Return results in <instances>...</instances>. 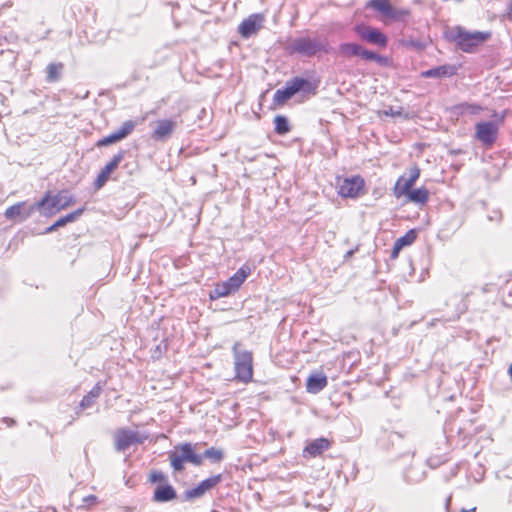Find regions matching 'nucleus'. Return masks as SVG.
Instances as JSON below:
<instances>
[{
	"mask_svg": "<svg viewBox=\"0 0 512 512\" xmlns=\"http://www.w3.org/2000/svg\"><path fill=\"white\" fill-rule=\"evenodd\" d=\"M365 9L384 24L407 23L412 16L410 8L396 6L392 0H368Z\"/></svg>",
	"mask_w": 512,
	"mask_h": 512,
	"instance_id": "obj_1",
	"label": "nucleus"
},
{
	"mask_svg": "<svg viewBox=\"0 0 512 512\" xmlns=\"http://www.w3.org/2000/svg\"><path fill=\"white\" fill-rule=\"evenodd\" d=\"M75 203V199L68 191L62 190L52 195L46 192L43 198L32 204L31 210H37L42 216L50 217Z\"/></svg>",
	"mask_w": 512,
	"mask_h": 512,
	"instance_id": "obj_2",
	"label": "nucleus"
},
{
	"mask_svg": "<svg viewBox=\"0 0 512 512\" xmlns=\"http://www.w3.org/2000/svg\"><path fill=\"white\" fill-rule=\"evenodd\" d=\"M317 87V83L311 82L308 79L293 77L286 82L284 88L277 89L275 91L273 103L277 106H282L294 95L300 92L314 95L316 94Z\"/></svg>",
	"mask_w": 512,
	"mask_h": 512,
	"instance_id": "obj_3",
	"label": "nucleus"
},
{
	"mask_svg": "<svg viewBox=\"0 0 512 512\" xmlns=\"http://www.w3.org/2000/svg\"><path fill=\"white\" fill-rule=\"evenodd\" d=\"M169 460L174 471L180 472L184 470V464L189 462L195 466L203 463V456L195 452V445L186 442L176 445L173 451H170Z\"/></svg>",
	"mask_w": 512,
	"mask_h": 512,
	"instance_id": "obj_4",
	"label": "nucleus"
},
{
	"mask_svg": "<svg viewBox=\"0 0 512 512\" xmlns=\"http://www.w3.org/2000/svg\"><path fill=\"white\" fill-rule=\"evenodd\" d=\"M239 346V343H236L232 348L235 377L243 383H248L253 377V357L250 351L240 350Z\"/></svg>",
	"mask_w": 512,
	"mask_h": 512,
	"instance_id": "obj_5",
	"label": "nucleus"
},
{
	"mask_svg": "<svg viewBox=\"0 0 512 512\" xmlns=\"http://www.w3.org/2000/svg\"><path fill=\"white\" fill-rule=\"evenodd\" d=\"M339 53L345 58L359 57L366 61H374L381 66H387L389 59L373 51L365 49L356 43H343L339 46Z\"/></svg>",
	"mask_w": 512,
	"mask_h": 512,
	"instance_id": "obj_6",
	"label": "nucleus"
},
{
	"mask_svg": "<svg viewBox=\"0 0 512 512\" xmlns=\"http://www.w3.org/2000/svg\"><path fill=\"white\" fill-rule=\"evenodd\" d=\"M326 44L318 39L310 37H298L293 39L287 46L291 54H300L303 56H313L317 52L324 51Z\"/></svg>",
	"mask_w": 512,
	"mask_h": 512,
	"instance_id": "obj_7",
	"label": "nucleus"
},
{
	"mask_svg": "<svg viewBox=\"0 0 512 512\" xmlns=\"http://www.w3.org/2000/svg\"><path fill=\"white\" fill-rule=\"evenodd\" d=\"M490 34H445L448 41L454 42L464 52H474L476 47L488 40Z\"/></svg>",
	"mask_w": 512,
	"mask_h": 512,
	"instance_id": "obj_8",
	"label": "nucleus"
},
{
	"mask_svg": "<svg viewBox=\"0 0 512 512\" xmlns=\"http://www.w3.org/2000/svg\"><path fill=\"white\" fill-rule=\"evenodd\" d=\"M503 121L500 117L494 121H483L476 124V138L484 145L491 146L495 143L499 126Z\"/></svg>",
	"mask_w": 512,
	"mask_h": 512,
	"instance_id": "obj_9",
	"label": "nucleus"
},
{
	"mask_svg": "<svg viewBox=\"0 0 512 512\" xmlns=\"http://www.w3.org/2000/svg\"><path fill=\"white\" fill-rule=\"evenodd\" d=\"M136 127V122L133 120H127L122 123L121 127L114 131L113 133L109 134L108 136L103 137L102 139L98 140L96 143L97 147H105L112 144H115L126 137H128L133 130Z\"/></svg>",
	"mask_w": 512,
	"mask_h": 512,
	"instance_id": "obj_10",
	"label": "nucleus"
},
{
	"mask_svg": "<svg viewBox=\"0 0 512 512\" xmlns=\"http://www.w3.org/2000/svg\"><path fill=\"white\" fill-rule=\"evenodd\" d=\"M364 187V180L360 176H353L338 180V193L342 197L356 198Z\"/></svg>",
	"mask_w": 512,
	"mask_h": 512,
	"instance_id": "obj_11",
	"label": "nucleus"
},
{
	"mask_svg": "<svg viewBox=\"0 0 512 512\" xmlns=\"http://www.w3.org/2000/svg\"><path fill=\"white\" fill-rule=\"evenodd\" d=\"M125 151L121 150L113 156V158L101 169L97 178L94 181V188L101 189L109 180L110 175L118 168L121 161L124 159Z\"/></svg>",
	"mask_w": 512,
	"mask_h": 512,
	"instance_id": "obj_12",
	"label": "nucleus"
},
{
	"mask_svg": "<svg viewBox=\"0 0 512 512\" xmlns=\"http://www.w3.org/2000/svg\"><path fill=\"white\" fill-rule=\"evenodd\" d=\"M114 441L115 449L118 452H124L133 444L142 443L137 431L126 428L118 429L115 432Z\"/></svg>",
	"mask_w": 512,
	"mask_h": 512,
	"instance_id": "obj_13",
	"label": "nucleus"
},
{
	"mask_svg": "<svg viewBox=\"0 0 512 512\" xmlns=\"http://www.w3.org/2000/svg\"><path fill=\"white\" fill-rule=\"evenodd\" d=\"M176 128V122L170 119L158 120L152 132V139L156 141H165Z\"/></svg>",
	"mask_w": 512,
	"mask_h": 512,
	"instance_id": "obj_14",
	"label": "nucleus"
},
{
	"mask_svg": "<svg viewBox=\"0 0 512 512\" xmlns=\"http://www.w3.org/2000/svg\"><path fill=\"white\" fill-rule=\"evenodd\" d=\"M31 209L32 205L26 206L25 202H19L7 208L5 216L7 219L24 221L36 211Z\"/></svg>",
	"mask_w": 512,
	"mask_h": 512,
	"instance_id": "obj_15",
	"label": "nucleus"
},
{
	"mask_svg": "<svg viewBox=\"0 0 512 512\" xmlns=\"http://www.w3.org/2000/svg\"><path fill=\"white\" fill-rule=\"evenodd\" d=\"M176 498L177 493L174 487L169 483H165L156 486L152 500L156 503H166Z\"/></svg>",
	"mask_w": 512,
	"mask_h": 512,
	"instance_id": "obj_16",
	"label": "nucleus"
},
{
	"mask_svg": "<svg viewBox=\"0 0 512 512\" xmlns=\"http://www.w3.org/2000/svg\"><path fill=\"white\" fill-rule=\"evenodd\" d=\"M328 384V379L323 372L311 374L307 378L306 389L309 393L317 394L322 391Z\"/></svg>",
	"mask_w": 512,
	"mask_h": 512,
	"instance_id": "obj_17",
	"label": "nucleus"
},
{
	"mask_svg": "<svg viewBox=\"0 0 512 512\" xmlns=\"http://www.w3.org/2000/svg\"><path fill=\"white\" fill-rule=\"evenodd\" d=\"M264 21V14H252L241 23L239 30L240 32H257L263 28Z\"/></svg>",
	"mask_w": 512,
	"mask_h": 512,
	"instance_id": "obj_18",
	"label": "nucleus"
},
{
	"mask_svg": "<svg viewBox=\"0 0 512 512\" xmlns=\"http://www.w3.org/2000/svg\"><path fill=\"white\" fill-rule=\"evenodd\" d=\"M456 72L455 65L445 64L423 71L421 75L424 78H445L455 75Z\"/></svg>",
	"mask_w": 512,
	"mask_h": 512,
	"instance_id": "obj_19",
	"label": "nucleus"
},
{
	"mask_svg": "<svg viewBox=\"0 0 512 512\" xmlns=\"http://www.w3.org/2000/svg\"><path fill=\"white\" fill-rule=\"evenodd\" d=\"M330 442L326 438H318L310 442L304 449V453H308L312 457H316L328 450Z\"/></svg>",
	"mask_w": 512,
	"mask_h": 512,
	"instance_id": "obj_20",
	"label": "nucleus"
},
{
	"mask_svg": "<svg viewBox=\"0 0 512 512\" xmlns=\"http://www.w3.org/2000/svg\"><path fill=\"white\" fill-rule=\"evenodd\" d=\"M250 274V268L247 266L241 267L233 276H231L227 281V285L231 288L233 292L237 291L240 286L243 284L245 279Z\"/></svg>",
	"mask_w": 512,
	"mask_h": 512,
	"instance_id": "obj_21",
	"label": "nucleus"
},
{
	"mask_svg": "<svg viewBox=\"0 0 512 512\" xmlns=\"http://www.w3.org/2000/svg\"><path fill=\"white\" fill-rule=\"evenodd\" d=\"M415 183L408 180V178L404 176H400L398 180L395 183V186L393 188V193L396 198H400L402 196H407L408 193L412 190Z\"/></svg>",
	"mask_w": 512,
	"mask_h": 512,
	"instance_id": "obj_22",
	"label": "nucleus"
},
{
	"mask_svg": "<svg viewBox=\"0 0 512 512\" xmlns=\"http://www.w3.org/2000/svg\"><path fill=\"white\" fill-rule=\"evenodd\" d=\"M103 390V387L100 382H98L91 391L83 397V399L80 402V409H87L90 408L94 401L100 396L101 392Z\"/></svg>",
	"mask_w": 512,
	"mask_h": 512,
	"instance_id": "obj_23",
	"label": "nucleus"
},
{
	"mask_svg": "<svg viewBox=\"0 0 512 512\" xmlns=\"http://www.w3.org/2000/svg\"><path fill=\"white\" fill-rule=\"evenodd\" d=\"M406 197L410 202L425 204L429 199V192L426 188L421 187L411 190Z\"/></svg>",
	"mask_w": 512,
	"mask_h": 512,
	"instance_id": "obj_24",
	"label": "nucleus"
},
{
	"mask_svg": "<svg viewBox=\"0 0 512 512\" xmlns=\"http://www.w3.org/2000/svg\"><path fill=\"white\" fill-rule=\"evenodd\" d=\"M274 125V130L278 135H285L291 130L288 119L283 115H277L274 118Z\"/></svg>",
	"mask_w": 512,
	"mask_h": 512,
	"instance_id": "obj_25",
	"label": "nucleus"
},
{
	"mask_svg": "<svg viewBox=\"0 0 512 512\" xmlns=\"http://www.w3.org/2000/svg\"><path fill=\"white\" fill-rule=\"evenodd\" d=\"M231 293H233V291L231 290V288L227 285V283L225 281V282L219 283L215 286V288L213 289V291L210 294V297L212 299H219L222 297H226Z\"/></svg>",
	"mask_w": 512,
	"mask_h": 512,
	"instance_id": "obj_26",
	"label": "nucleus"
},
{
	"mask_svg": "<svg viewBox=\"0 0 512 512\" xmlns=\"http://www.w3.org/2000/svg\"><path fill=\"white\" fill-rule=\"evenodd\" d=\"M202 456L213 463H220L224 459V452L222 449L211 447L205 450Z\"/></svg>",
	"mask_w": 512,
	"mask_h": 512,
	"instance_id": "obj_27",
	"label": "nucleus"
},
{
	"mask_svg": "<svg viewBox=\"0 0 512 512\" xmlns=\"http://www.w3.org/2000/svg\"><path fill=\"white\" fill-rule=\"evenodd\" d=\"M362 38L368 41L371 44L378 45L380 47H385L387 45L388 39L386 34H361Z\"/></svg>",
	"mask_w": 512,
	"mask_h": 512,
	"instance_id": "obj_28",
	"label": "nucleus"
},
{
	"mask_svg": "<svg viewBox=\"0 0 512 512\" xmlns=\"http://www.w3.org/2000/svg\"><path fill=\"white\" fill-rule=\"evenodd\" d=\"M207 492L206 488L200 482L196 487L186 490L184 493L185 500H193L202 497Z\"/></svg>",
	"mask_w": 512,
	"mask_h": 512,
	"instance_id": "obj_29",
	"label": "nucleus"
},
{
	"mask_svg": "<svg viewBox=\"0 0 512 512\" xmlns=\"http://www.w3.org/2000/svg\"><path fill=\"white\" fill-rule=\"evenodd\" d=\"M207 492L206 488L200 482L196 487L186 490L184 493L185 500H193L202 497Z\"/></svg>",
	"mask_w": 512,
	"mask_h": 512,
	"instance_id": "obj_30",
	"label": "nucleus"
},
{
	"mask_svg": "<svg viewBox=\"0 0 512 512\" xmlns=\"http://www.w3.org/2000/svg\"><path fill=\"white\" fill-rule=\"evenodd\" d=\"M417 238V234L415 230H409L406 232L405 235L398 238L395 243L397 244V247H400L403 249L406 246L411 245Z\"/></svg>",
	"mask_w": 512,
	"mask_h": 512,
	"instance_id": "obj_31",
	"label": "nucleus"
},
{
	"mask_svg": "<svg viewBox=\"0 0 512 512\" xmlns=\"http://www.w3.org/2000/svg\"><path fill=\"white\" fill-rule=\"evenodd\" d=\"M62 64H49L47 67V81L54 82L59 79Z\"/></svg>",
	"mask_w": 512,
	"mask_h": 512,
	"instance_id": "obj_32",
	"label": "nucleus"
},
{
	"mask_svg": "<svg viewBox=\"0 0 512 512\" xmlns=\"http://www.w3.org/2000/svg\"><path fill=\"white\" fill-rule=\"evenodd\" d=\"M149 481L153 484L157 483L158 485L165 484L168 483V477L162 471L153 470L149 474Z\"/></svg>",
	"mask_w": 512,
	"mask_h": 512,
	"instance_id": "obj_33",
	"label": "nucleus"
},
{
	"mask_svg": "<svg viewBox=\"0 0 512 512\" xmlns=\"http://www.w3.org/2000/svg\"><path fill=\"white\" fill-rule=\"evenodd\" d=\"M221 481H222V475L217 474V475L211 476V477L201 481V483L206 488V490L209 491V490L213 489L214 487H216Z\"/></svg>",
	"mask_w": 512,
	"mask_h": 512,
	"instance_id": "obj_34",
	"label": "nucleus"
},
{
	"mask_svg": "<svg viewBox=\"0 0 512 512\" xmlns=\"http://www.w3.org/2000/svg\"><path fill=\"white\" fill-rule=\"evenodd\" d=\"M460 109L463 114L476 115L482 110V107L477 104L464 103L460 105Z\"/></svg>",
	"mask_w": 512,
	"mask_h": 512,
	"instance_id": "obj_35",
	"label": "nucleus"
},
{
	"mask_svg": "<svg viewBox=\"0 0 512 512\" xmlns=\"http://www.w3.org/2000/svg\"><path fill=\"white\" fill-rule=\"evenodd\" d=\"M84 208L77 209L65 216H63L65 224L72 223L76 221L83 213Z\"/></svg>",
	"mask_w": 512,
	"mask_h": 512,
	"instance_id": "obj_36",
	"label": "nucleus"
},
{
	"mask_svg": "<svg viewBox=\"0 0 512 512\" xmlns=\"http://www.w3.org/2000/svg\"><path fill=\"white\" fill-rule=\"evenodd\" d=\"M84 208L77 209L65 216H63L65 224L72 223L76 221L83 213Z\"/></svg>",
	"mask_w": 512,
	"mask_h": 512,
	"instance_id": "obj_37",
	"label": "nucleus"
},
{
	"mask_svg": "<svg viewBox=\"0 0 512 512\" xmlns=\"http://www.w3.org/2000/svg\"><path fill=\"white\" fill-rule=\"evenodd\" d=\"M420 176V169L417 166H413L409 169V177L408 180L412 181L413 183L416 182V180Z\"/></svg>",
	"mask_w": 512,
	"mask_h": 512,
	"instance_id": "obj_38",
	"label": "nucleus"
},
{
	"mask_svg": "<svg viewBox=\"0 0 512 512\" xmlns=\"http://www.w3.org/2000/svg\"><path fill=\"white\" fill-rule=\"evenodd\" d=\"M401 250L402 249L400 247H397V244L394 243L393 249L391 252V258H393V259L397 258Z\"/></svg>",
	"mask_w": 512,
	"mask_h": 512,
	"instance_id": "obj_39",
	"label": "nucleus"
},
{
	"mask_svg": "<svg viewBox=\"0 0 512 512\" xmlns=\"http://www.w3.org/2000/svg\"><path fill=\"white\" fill-rule=\"evenodd\" d=\"M85 503H95L97 501V497L94 495H89L83 499Z\"/></svg>",
	"mask_w": 512,
	"mask_h": 512,
	"instance_id": "obj_40",
	"label": "nucleus"
},
{
	"mask_svg": "<svg viewBox=\"0 0 512 512\" xmlns=\"http://www.w3.org/2000/svg\"><path fill=\"white\" fill-rule=\"evenodd\" d=\"M411 45L414 46L417 50H421L424 48L425 44L421 42L411 41Z\"/></svg>",
	"mask_w": 512,
	"mask_h": 512,
	"instance_id": "obj_41",
	"label": "nucleus"
},
{
	"mask_svg": "<svg viewBox=\"0 0 512 512\" xmlns=\"http://www.w3.org/2000/svg\"><path fill=\"white\" fill-rule=\"evenodd\" d=\"M65 225H66V224H65V221H64V218H63V217H61L60 219H58V220L54 223V227H57V228H59V227H63V226H65Z\"/></svg>",
	"mask_w": 512,
	"mask_h": 512,
	"instance_id": "obj_42",
	"label": "nucleus"
},
{
	"mask_svg": "<svg viewBox=\"0 0 512 512\" xmlns=\"http://www.w3.org/2000/svg\"><path fill=\"white\" fill-rule=\"evenodd\" d=\"M2 421L6 423L8 426H13L15 424V420L8 417L3 418Z\"/></svg>",
	"mask_w": 512,
	"mask_h": 512,
	"instance_id": "obj_43",
	"label": "nucleus"
},
{
	"mask_svg": "<svg viewBox=\"0 0 512 512\" xmlns=\"http://www.w3.org/2000/svg\"><path fill=\"white\" fill-rule=\"evenodd\" d=\"M57 229V227H54V224H52L51 226L47 227L46 230H45V233H52L53 231H55Z\"/></svg>",
	"mask_w": 512,
	"mask_h": 512,
	"instance_id": "obj_44",
	"label": "nucleus"
},
{
	"mask_svg": "<svg viewBox=\"0 0 512 512\" xmlns=\"http://www.w3.org/2000/svg\"><path fill=\"white\" fill-rule=\"evenodd\" d=\"M460 512H476V507H473L470 509L462 508Z\"/></svg>",
	"mask_w": 512,
	"mask_h": 512,
	"instance_id": "obj_45",
	"label": "nucleus"
},
{
	"mask_svg": "<svg viewBox=\"0 0 512 512\" xmlns=\"http://www.w3.org/2000/svg\"><path fill=\"white\" fill-rule=\"evenodd\" d=\"M438 321H441V319H434V320H432V321L429 323V326H430V327L435 326L436 322H438Z\"/></svg>",
	"mask_w": 512,
	"mask_h": 512,
	"instance_id": "obj_46",
	"label": "nucleus"
},
{
	"mask_svg": "<svg viewBox=\"0 0 512 512\" xmlns=\"http://www.w3.org/2000/svg\"><path fill=\"white\" fill-rule=\"evenodd\" d=\"M509 16H512V0H510L509 8H508Z\"/></svg>",
	"mask_w": 512,
	"mask_h": 512,
	"instance_id": "obj_47",
	"label": "nucleus"
},
{
	"mask_svg": "<svg viewBox=\"0 0 512 512\" xmlns=\"http://www.w3.org/2000/svg\"><path fill=\"white\" fill-rule=\"evenodd\" d=\"M508 374H509V376H510V378L512 380V364L508 368Z\"/></svg>",
	"mask_w": 512,
	"mask_h": 512,
	"instance_id": "obj_48",
	"label": "nucleus"
},
{
	"mask_svg": "<svg viewBox=\"0 0 512 512\" xmlns=\"http://www.w3.org/2000/svg\"><path fill=\"white\" fill-rule=\"evenodd\" d=\"M458 433H459V434H464V437H466V436H467L461 428H459V429H458Z\"/></svg>",
	"mask_w": 512,
	"mask_h": 512,
	"instance_id": "obj_49",
	"label": "nucleus"
},
{
	"mask_svg": "<svg viewBox=\"0 0 512 512\" xmlns=\"http://www.w3.org/2000/svg\"><path fill=\"white\" fill-rule=\"evenodd\" d=\"M352 254H353V250H350V251H348V252H347L346 257H349V256H351Z\"/></svg>",
	"mask_w": 512,
	"mask_h": 512,
	"instance_id": "obj_50",
	"label": "nucleus"
},
{
	"mask_svg": "<svg viewBox=\"0 0 512 512\" xmlns=\"http://www.w3.org/2000/svg\"><path fill=\"white\" fill-rule=\"evenodd\" d=\"M251 34H248V33H245V34H242L243 37L245 38H248Z\"/></svg>",
	"mask_w": 512,
	"mask_h": 512,
	"instance_id": "obj_51",
	"label": "nucleus"
},
{
	"mask_svg": "<svg viewBox=\"0 0 512 512\" xmlns=\"http://www.w3.org/2000/svg\"><path fill=\"white\" fill-rule=\"evenodd\" d=\"M457 2H462L463 0H456Z\"/></svg>",
	"mask_w": 512,
	"mask_h": 512,
	"instance_id": "obj_52",
	"label": "nucleus"
}]
</instances>
